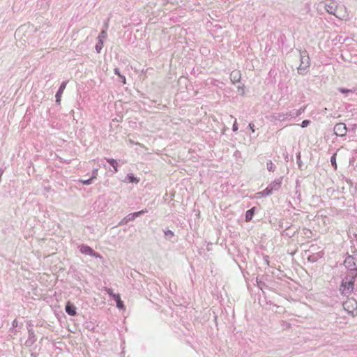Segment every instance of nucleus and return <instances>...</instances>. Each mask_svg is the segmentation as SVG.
Segmentation results:
<instances>
[{
	"label": "nucleus",
	"instance_id": "obj_1",
	"mask_svg": "<svg viewBox=\"0 0 357 357\" xmlns=\"http://www.w3.org/2000/svg\"><path fill=\"white\" fill-rule=\"evenodd\" d=\"M356 275L345 277L340 286V291L342 295H349L354 289Z\"/></svg>",
	"mask_w": 357,
	"mask_h": 357
},
{
	"label": "nucleus",
	"instance_id": "obj_2",
	"mask_svg": "<svg viewBox=\"0 0 357 357\" xmlns=\"http://www.w3.org/2000/svg\"><path fill=\"white\" fill-rule=\"evenodd\" d=\"M343 307L349 314L354 317L357 316V301L354 298H348L343 303Z\"/></svg>",
	"mask_w": 357,
	"mask_h": 357
},
{
	"label": "nucleus",
	"instance_id": "obj_3",
	"mask_svg": "<svg viewBox=\"0 0 357 357\" xmlns=\"http://www.w3.org/2000/svg\"><path fill=\"white\" fill-rule=\"evenodd\" d=\"M344 264L349 270L357 271V257L349 255L345 258Z\"/></svg>",
	"mask_w": 357,
	"mask_h": 357
},
{
	"label": "nucleus",
	"instance_id": "obj_4",
	"mask_svg": "<svg viewBox=\"0 0 357 357\" xmlns=\"http://www.w3.org/2000/svg\"><path fill=\"white\" fill-rule=\"evenodd\" d=\"M347 128L344 123H338L334 127V132L337 136L344 137L346 135Z\"/></svg>",
	"mask_w": 357,
	"mask_h": 357
},
{
	"label": "nucleus",
	"instance_id": "obj_5",
	"mask_svg": "<svg viewBox=\"0 0 357 357\" xmlns=\"http://www.w3.org/2000/svg\"><path fill=\"white\" fill-rule=\"evenodd\" d=\"M336 17L340 20H347L348 14L342 6L337 7L333 13H332Z\"/></svg>",
	"mask_w": 357,
	"mask_h": 357
},
{
	"label": "nucleus",
	"instance_id": "obj_6",
	"mask_svg": "<svg viewBox=\"0 0 357 357\" xmlns=\"http://www.w3.org/2000/svg\"><path fill=\"white\" fill-rule=\"evenodd\" d=\"M241 78V74L240 70H233L230 74V79L232 83L236 84L240 82Z\"/></svg>",
	"mask_w": 357,
	"mask_h": 357
},
{
	"label": "nucleus",
	"instance_id": "obj_7",
	"mask_svg": "<svg viewBox=\"0 0 357 357\" xmlns=\"http://www.w3.org/2000/svg\"><path fill=\"white\" fill-rule=\"evenodd\" d=\"M66 312L70 316L76 314V307L70 301H68L66 305Z\"/></svg>",
	"mask_w": 357,
	"mask_h": 357
},
{
	"label": "nucleus",
	"instance_id": "obj_8",
	"mask_svg": "<svg viewBox=\"0 0 357 357\" xmlns=\"http://www.w3.org/2000/svg\"><path fill=\"white\" fill-rule=\"evenodd\" d=\"M66 84H67V82H63V83H61V84L59 89V91H57V93L56 94V101L58 103H59L61 102V96L66 87Z\"/></svg>",
	"mask_w": 357,
	"mask_h": 357
},
{
	"label": "nucleus",
	"instance_id": "obj_9",
	"mask_svg": "<svg viewBox=\"0 0 357 357\" xmlns=\"http://www.w3.org/2000/svg\"><path fill=\"white\" fill-rule=\"evenodd\" d=\"M146 211H138V212H135V213H130L128 214L124 219V220L126 221V223L129 222V221H132L134 220L137 217H138L139 215H140L142 213H146Z\"/></svg>",
	"mask_w": 357,
	"mask_h": 357
},
{
	"label": "nucleus",
	"instance_id": "obj_10",
	"mask_svg": "<svg viewBox=\"0 0 357 357\" xmlns=\"http://www.w3.org/2000/svg\"><path fill=\"white\" fill-rule=\"evenodd\" d=\"M112 297L116 302V307L119 309L123 310L125 308L123 301L121 300L119 294H112Z\"/></svg>",
	"mask_w": 357,
	"mask_h": 357
},
{
	"label": "nucleus",
	"instance_id": "obj_11",
	"mask_svg": "<svg viewBox=\"0 0 357 357\" xmlns=\"http://www.w3.org/2000/svg\"><path fill=\"white\" fill-rule=\"evenodd\" d=\"M255 213V208H252L251 209L247 211L245 214V220L246 222H250Z\"/></svg>",
	"mask_w": 357,
	"mask_h": 357
},
{
	"label": "nucleus",
	"instance_id": "obj_12",
	"mask_svg": "<svg viewBox=\"0 0 357 357\" xmlns=\"http://www.w3.org/2000/svg\"><path fill=\"white\" fill-rule=\"evenodd\" d=\"M107 161L114 167V172H117L118 168L116 161L114 159H107Z\"/></svg>",
	"mask_w": 357,
	"mask_h": 357
},
{
	"label": "nucleus",
	"instance_id": "obj_13",
	"mask_svg": "<svg viewBox=\"0 0 357 357\" xmlns=\"http://www.w3.org/2000/svg\"><path fill=\"white\" fill-rule=\"evenodd\" d=\"M107 36V33L105 31H102L101 33H100L99 36H98V40L100 41V43H101V45L103 44V41L102 40L104 38H105Z\"/></svg>",
	"mask_w": 357,
	"mask_h": 357
},
{
	"label": "nucleus",
	"instance_id": "obj_14",
	"mask_svg": "<svg viewBox=\"0 0 357 357\" xmlns=\"http://www.w3.org/2000/svg\"><path fill=\"white\" fill-rule=\"evenodd\" d=\"M336 155V153L333 154L331 159V164L334 167L335 169H337Z\"/></svg>",
	"mask_w": 357,
	"mask_h": 357
},
{
	"label": "nucleus",
	"instance_id": "obj_15",
	"mask_svg": "<svg viewBox=\"0 0 357 357\" xmlns=\"http://www.w3.org/2000/svg\"><path fill=\"white\" fill-rule=\"evenodd\" d=\"M96 176H93L91 178H90L88 180H80V182L82 183L84 185H89L91 183L92 181L96 178Z\"/></svg>",
	"mask_w": 357,
	"mask_h": 357
},
{
	"label": "nucleus",
	"instance_id": "obj_16",
	"mask_svg": "<svg viewBox=\"0 0 357 357\" xmlns=\"http://www.w3.org/2000/svg\"><path fill=\"white\" fill-rule=\"evenodd\" d=\"M271 192H272L271 190L266 188L264 190L259 192L258 195H260L261 196H265V195H268L271 194Z\"/></svg>",
	"mask_w": 357,
	"mask_h": 357
},
{
	"label": "nucleus",
	"instance_id": "obj_17",
	"mask_svg": "<svg viewBox=\"0 0 357 357\" xmlns=\"http://www.w3.org/2000/svg\"><path fill=\"white\" fill-rule=\"evenodd\" d=\"M82 252H84V253H86V254H89V255H93V250L91 248H90L89 247L84 248V249L82 250Z\"/></svg>",
	"mask_w": 357,
	"mask_h": 357
},
{
	"label": "nucleus",
	"instance_id": "obj_18",
	"mask_svg": "<svg viewBox=\"0 0 357 357\" xmlns=\"http://www.w3.org/2000/svg\"><path fill=\"white\" fill-rule=\"evenodd\" d=\"M128 178L130 181V182L131 183H138L139 182V180L137 178H136L135 177H134L132 175H128Z\"/></svg>",
	"mask_w": 357,
	"mask_h": 357
},
{
	"label": "nucleus",
	"instance_id": "obj_19",
	"mask_svg": "<svg viewBox=\"0 0 357 357\" xmlns=\"http://www.w3.org/2000/svg\"><path fill=\"white\" fill-rule=\"evenodd\" d=\"M310 123V121L309 120H304L303 121V122L301 123V127L302 128H305L307 127V126H309V124Z\"/></svg>",
	"mask_w": 357,
	"mask_h": 357
},
{
	"label": "nucleus",
	"instance_id": "obj_20",
	"mask_svg": "<svg viewBox=\"0 0 357 357\" xmlns=\"http://www.w3.org/2000/svg\"><path fill=\"white\" fill-rule=\"evenodd\" d=\"M267 167H268V169H269V171H273L274 165L271 161H269L267 163Z\"/></svg>",
	"mask_w": 357,
	"mask_h": 357
},
{
	"label": "nucleus",
	"instance_id": "obj_21",
	"mask_svg": "<svg viewBox=\"0 0 357 357\" xmlns=\"http://www.w3.org/2000/svg\"><path fill=\"white\" fill-rule=\"evenodd\" d=\"M102 45L99 42V44L96 45V50L98 52H100V50L102 49Z\"/></svg>",
	"mask_w": 357,
	"mask_h": 357
},
{
	"label": "nucleus",
	"instance_id": "obj_22",
	"mask_svg": "<svg viewBox=\"0 0 357 357\" xmlns=\"http://www.w3.org/2000/svg\"><path fill=\"white\" fill-rule=\"evenodd\" d=\"M114 73L119 77H122V75L120 74L119 70L118 68L114 69Z\"/></svg>",
	"mask_w": 357,
	"mask_h": 357
},
{
	"label": "nucleus",
	"instance_id": "obj_23",
	"mask_svg": "<svg viewBox=\"0 0 357 357\" xmlns=\"http://www.w3.org/2000/svg\"><path fill=\"white\" fill-rule=\"evenodd\" d=\"M106 291L107 292V294H108L109 295H110V296H112V294H114L113 293V291H112V290L111 289H106Z\"/></svg>",
	"mask_w": 357,
	"mask_h": 357
},
{
	"label": "nucleus",
	"instance_id": "obj_24",
	"mask_svg": "<svg viewBox=\"0 0 357 357\" xmlns=\"http://www.w3.org/2000/svg\"><path fill=\"white\" fill-rule=\"evenodd\" d=\"M238 129L237 125H236V121H235L234 125H233V130L236 131Z\"/></svg>",
	"mask_w": 357,
	"mask_h": 357
},
{
	"label": "nucleus",
	"instance_id": "obj_25",
	"mask_svg": "<svg viewBox=\"0 0 357 357\" xmlns=\"http://www.w3.org/2000/svg\"><path fill=\"white\" fill-rule=\"evenodd\" d=\"M249 127L250 128L252 132H255V128H254L255 125L253 123H250Z\"/></svg>",
	"mask_w": 357,
	"mask_h": 357
},
{
	"label": "nucleus",
	"instance_id": "obj_26",
	"mask_svg": "<svg viewBox=\"0 0 357 357\" xmlns=\"http://www.w3.org/2000/svg\"><path fill=\"white\" fill-rule=\"evenodd\" d=\"M340 91L342 93H348V92H349V91H349V90H348V89H340Z\"/></svg>",
	"mask_w": 357,
	"mask_h": 357
},
{
	"label": "nucleus",
	"instance_id": "obj_27",
	"mask_svg": "<svg viewBox=\"0 0 357 357\" xmlns=\"http://www.w3.org/2000/svg\"><path fill=\"white\" fill-rule=\"evenodd\" d=\"M121 78L122 79V82L123 84H126V77L124 76H122L121 77Z\"/></svg>",
	"mask_w": 357,
	"mask_h": 357
}]
</instances>
